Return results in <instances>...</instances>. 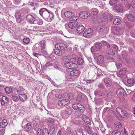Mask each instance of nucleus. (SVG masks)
Listing matches in <instances>:
<instances>
[{
	"label": "nucleus",
	"mask_w": 135,
	"mask_h": 135,
	"mask_svg": "<svg viewBox=\"0 0 135 135\" xmlns=\"http://www.w3.org/2000/svg\"><path fill=\"white\" fill-rule=\"evenodd\" d=\"M115 65L116 66L117 69H119L122 67V65L120 63H116Z\"/></svg>",
	"instance_id": "69168bd1"
},
{
	"label": "nucleus",
	"mask_w": 135,
	"mask_h": 135,
	"mask_svg": "<svg viewBox=\"0 0 135 135\" xmlns=\"http://www.w3.org/2000/svg\"><path fill=\"white\" fill-rule=\"evenodd\" d=\"M80 105V104L79 103L74 104L72 105L73 108L74 109L77 110Z\"/></svg>",
	"instance_id": "ea45409f"
},
{
	"label": "nucleus",
	"mask_w": 135,
	"mask_h": 135,
	"mask_svg": "<svg viewBox=\"0 0 135 135\" xmlns=\"http://www.w3.org/2000/svg\"><path fill=\"white\" fill-rule=\"evenodd\" d=\"M127 72V71L125 68H123L120 70L119 72L118 76L119 77H121L123 75H125Z\"/></svg>",
	"instance_id": "412c9836"
},
{
	"label": "nucleus",
	"mask_w": 135,
	"mask_h": 135,
	"mask_svg": "<svg viewBox=\"0 0 135 135\" xmlns=\"http://www.w3.org/2000/svg\"><path fill=\"white\" fill-rule=\"evenodd\" d=\"M100 25L97 28L98 31L104 34H105L108 33L109 28L107 27L104 24L103 21L102 20L99 23Z\"/></svg>",
	"instance_id": "f03ea898"
},
{
	"label": "nucleus",
	"mask_w": 135,
	"mask_h": 135,
	"mask_svg": "<svg viewBox=\"0 0 135 135\" xmlns=\"http://www.w3.org/2000/svg\"><path fill=\"white\" fill-rule=\"evenodd\" d=\"M128 19L131 21H134L135 20V17L132 14H129L127 16Z\"/></svg>",
	"instance_id": "473e14b6"
},
{
	"label": "nucleus",
	"mask_w": 135,
	"mask_h": 135,
	"mask_svg": "<svg viewBox=\"0 0 135 135\" xmlns=\"http://www.w3.org/2000/svg\"><path fill=\"white\" fill-rule=\"evenodd\" d=\"M83 60L81 58H79L77 60V63L79 65H81L83 63Z\"/></svg>",
	"instance_id": "a18cd8bd"
},
{
	"label": "nucleus",
	"mask_w": 135,
	"mask_h": 135,
	"mask_svg": "<svg viewBox=\"0 0 135 135\" xmlns=\"http://www.w3.org/2000/svg\"><path fill=\"white\" fill-rule=\"evenodd\" d=\"M42 135H49L47 129L45 128H43L42 130Z\"/></svg>",
	"instance_id": "72a5a7b5"
},
{
	"label": "nucleus",
	"mask_w": 135,
	"mask_h": 135,
	"mask_svg": "<svg viewBox=\"0 0 135 135\" xmlns=\"http://www.w3.org/2000/svg\"><path fill=\"white\" fill-rule=\"evenodd\" d=\"M112 47L114 51L117 52L118 51V47L116 45H113L112 46Z\"/></svg>",
	"instance_id": "864d4df0"
},
{
	"label": "nucleus",
	"mask_w": 135,
	"mask_h": 135,
	"mask_svg": "<svg viewBox=\"0 0 135 135\" xmlns=\"http://www.w3.org/2000/svg\"><path fill=\"white\" fill-rule=\"evenodd\" d=\"M118 0H110L109 3L110 5H113L117 2Z\"/></svg>",
	"instance_id": "3c124183"
},
{
	"label": "nucleus",
	"mask_w": 135,
	"mask_h": 135,
	"mask_svg": "<svg viewBox=\"0 0 135 135\" xmlns=\"http://www.w3.org/2000/svg\"><path fill=\"white\" fill-rule=\"evenodd\" d=\"M97 61L100 64H102L104 62L103 56L101 55H99L97 58Z\"/></svg>",
	"instance_id": "c85d7f7f"
},
{
	"label": "nucleus",
	"mask_w": 135,
	"mask_h": 135,
	"mask_svg": "<svg viewBox=\"0 0 135 135\" xmlns=\"http://www.w3.org/2000/svg\"><path fill=\"white\" fill-rule=\"evenodd\" d=\"M0 100L1 105H4L5 104H7L8 103L9 99L6 97L2 96L1 97Z\"/></svg>",
	"instance_id": "9b49d317"
},
{
	"label": "nucleus",
	"mask_w": 135,
	"mask_h": 135,
	"mask_svg": "<svg viewBox=\"0 0 135 135\" xmlns=\"http://www.w3.org/2000/svg\"><path fill=\"white\" fill-rule=\"evenodd\" d=\"M121 23V21L119 18H116L113 21V23L114 25H118Z\"/></svg>",
	"instance_id": "2f4dec72"
},
{
	"label": "nucleus",
	"mask_w": 135,
	"mask_h": 135,
	"mask_svg": "<svg viewBox=\"0 0 135 135\" xmlns=\"http://www.w3.org/2000/svg\"><path fill=\"white\" fill-rule=\"evenodd\" d=\"M6 93L7 94H10L13 92V89L11 87H8L4 88Z\"/></svg>",
	"instance_id": "393cba45"
},
{
	"label": "nucleus",
	"mask_w": 135,
	"mask_h": 135,
	"mask_svg": "<svg viewBox=\"0 0 135 135\" xmlns=\"http://www.w3.org/2000/svg\"><path fill=\"white\" fill-rule=\"evenodd\" d=\"M94 94L97 96L104 97L105 95V93L103 91L98 90H96L95 91Z\"/></svg>",
	"instance_id": "dca6fc26"
},
{
	"label": "nucleus",
	"mask_w": 135,
	"mask_h": 135,
	"mask_svg": "<svg viewBox=\"0 0 135 135\" xmlns=\"http://www.w3.org/2000/svg\"><path fill=\"white\" fill-rule=\"evenodd\" d=\"M19 97L20 100L23 102L25 101L27 99V96L25 94H21L19 95Z\"/></svg>",
	"instance_id": "b1692460"
},
{
	"label": "nucleus",
	"mask_w": 135,
	"mask_h": 135,
	"mask_svg": "<svg viewBox=\"0 0 135 135\" xmlns=\"http://www.w3.org/2000/svg\"><path fill=\"white\" fill-rule=\"evenodd\" d=\"M21 16V13L19 11H17L16 12L15 14V16L16 18L20 17Z\"/></svg>",
	"instance_id": "e2e57ef3"
},
{
	"label": "nucleus",
	"mask_w": 135,
	"mask_h": 135,
	"mask_svg": "<svg viewBox=\"0 0 135 135\" xmlns=\"http://www.w3.org/2000/svg\"><path fill=\"white\" fill-rule=\"evenodd\" d=\"M77 26V23L75 22H71L68 24L69 27L73 29L75 28Z\"/></svg>",
	"instance_id": "a878e982"
},
{
	"label": "nucleus",
	"mask_w": 135,
	"mask_h": 135,
	"mask_svg": "<svg viewBox=\"0 0 135 135\" xmlns=\"http://www.w3.org/2000/svg\"><path fill=\"white\" fill-rule=\"evenodd\" d=\"M16 21L18 23L21 22L23 20V19L21 17L16 18Z\"/></svg>",
	"instance_id": "0e129e2a"
},
{
	"label": "nucleus",
	"mask_w": 135,
	"mask_h": 135,
	"mask_svg": "<svg viewBox=\"0 0 135 135\" xmlns=\"http://www.w3.org/2000/svg\"><path fill=\"white\" fill-rule=\"evenodd\" d=\"M21 0H15L14 3L16 5L19 4L21 2Z\"/></svg>",
	"instance_id": "338daca9"
},
{
	"label": "nucleus",
	"mask_w": 135,
	"mask_h": 135,
	"mask_svg": "<svg viewBox=\"0 0 135 135\" xmlns=\"http://www.w3.org/2000/svg\"><path fill=\"white\" fill-rule=\"evenodd\" d=\"M77 110H79L80 112H83L85 111L84 108L83 106L80 104Z\"/></svg>",
	"instance_id": "37998d69"
},
{
	"label": "nucleus",
	"mask_w": 135,
	"mask_h": 135,
	"mask_svg": "<svg viewBox=\"0 0 135 135\" xmlns=\"http://www.w3.org/2000/svg\"><path fill=\"white\" fill-rule=\"evenodd\" d=\"M95 46L94 45L93 46L91 47V51L92 53H93V52L97 51H99V50L97 49Z\"/></svg>",
	"instance_id": "de8ad7c7"
},
{
	"label": "nucleus",
	"mask_w": 135,
	"mask_h": 135,
	"mask_svg": "<svg viewBox=\"0 0 135 135\" xmlns=\"http://www.w3.org/2000/svg\"><path fill=\"white\" fill-rule=\"evenodd\" d=\"M11 98L14 101L17 102L18 100V97L16 95H12L11 96Z\"/></svg>",
	"instance_id": "c03bdc74"
},
{
	"label": "nucleus",
	"mask_w": 135,
	"mask_h": 135,
	"mask_svg": "<svg viewBox=\"0 0 135 135\" xmlns=\"http://www.w3.org/2000/svg\"><path fill=\"white\" fill-rule=\"evenodd\" d=\"M83 100V98L81 95H78L76 101L77 102H82Z\"/></svg>",
	"instance_id": "4c0bfd02"
},
{
	"label": "nucleus",
	"mask_w": 135,
	"mask_h": 135,
	"mask_svg": "<svg viewBox=\"0 0 135 135\" xmlns=\"http://www.w3.org/2000/svg\"><path fill=\"white\" fill-rule=\"evenodd\" d=\"M122 28L119 27H115L114 32L115 34L116 35H119L123 33Z\"/></svg>",
	"instance_id": "4468645a"
},
{
	"label": "nucleus",
	"mask_w": 135,
	"mask_h": 135,
	"mask_svg": "<svg viewBox=\"0 0 135 135\" xmlns=\"http://www.w3.org/2000/svg\"><path fill=\"white\" fill-rule=\"evenodd\" d=\"M103 81L107 88L110 87L112 85V81L110 78H105L103 79Z\"/></svg>",
	"instance_id": "1a4fd4ad"
},
{
	"label": "nucleus",
	"mask_w": 135,
	"mask_h": 135,
	"mask_svg": "<svg viewBox=\"0 0 135 135\" xmlns=\"http://www.w3.org/2000/svg\"><path fill=\"white\" fill-rule=\"evenodd\" d=\"M55 131V129L53 126H51L50 128V134H52Z\"/></svg>",
	"instance_id": "4d7b16f0"
},
{
	"label": "nucleus",
	"mask_w": 135,
	"mask_h": 135,
	"mask_svg": "<svg viewBox=\"0 0 135 135\" xmlns=\"http://www.w3.org/2000/svg\"><path fill=\"white\" fill-rule=\"evenodd\" d=\"M67 47V46L65 44L63 43L56 44L55 46L56 48L59 49L62 51L65 50Z\"/></svg>",
	"instance_id": "9d476101"
},
{
	"label": "nucleus",
	"mask_w": 135,
	"mask_h": 135,
	"mask_svg": "<svg viewBox=\"0 0 135 135\" xmlns=\"http://www.w3.org/2000/svg\"><path fill=\"white\" fill-rule=\"evenodd\" d=\"M46 42L45 40L41 41L40 44L41 47V50L40 51V53H41L43 55L47 54L46 50L45 49L46 46Z\"/></svg>",
	"instance_id": "39448f33"
},
{
	"label": "nucleus",
	"mask_w": 135,
	"mask_h": 135,
	"mask_svg": "<svg viewBox=\"0 0 135 135\" xmlns=\"http://www.w3.org/2000/svg\"><path fill=\"white\" fill-rule=\"evenodd\" d=\"M123 110V109L119 107H118L116 109L117 112L119 115V114H120Z\"/></svg>",
	"instance_id": "052dcab7"
},
{
	"label": "nucleus",
	"mask_w": 135,
	"mask_h": 135,
	"mask_svg": "<svg viewBox=\"0 0 135 135\" xmlns=\"http://www.w3.org/2000/svg\"><path fill=\"white\" fill-rule=\"evenodd\" d=\"M54 52L55 54L59 56H61L62 54V51L56 48V49H54Z\"/></svg>",
	"instance_id": "cd10ccee"
},
{
	"label": "nucleus",
	"mask_w": 135,
	"mask_h": 135,
	"mask_svg": "<svg viewBox=\"0 0 135 135\" xmlns=\"http://www.w3.org/2000/svg\"><path fill=\"white\" fill-rule=\"evenodd\" d=\"M116 94L118 96L122 97L125 95L126 93L123 89L119 88L117 91Z\"/></svg>",
	"instance_id": "2eb2a0df"
},
{
	"label": "nucleus",
	"mask_w": 135,
	"mask_h": 135,
	"mask_svg": "<svg viewBox=\"0 0 135 135\" xmlns=\"http://www.w3.org/2000/svg\"><path fill=\"white\" fill-rule=\"evenodd\" d=\"M93 33V30L91 28H88L85 30L83 33V35L85 37L89 38L92 36Z\"/></svg>",
	"instance_id": "0eeeda50"
},
{
	"label": "nucleus",
	"mask_w": 135,
	"mask_h": 135,
	"mask_svg": "<svg viewBox=\"0 0 135 135\" xmlns=\"http://www.w3.org/2000/svg\"><path fill=\"white\" fill-rule=\"evenodd\" d=\"M64 15L66 17L69 18L70 21H75L79 19L78 16H75L74 14L70 11L65 12Z\"/></svg>",
	"instance_id": "20e7f679"
},
{
	"label": "nucleus",
	"mask_w": 135,
	"mask_h": 135,
	"mask_svg": "<svg viewBox=\"0 0 135 135\" xmlns=\"http://www.w3.org/2000/svg\"><path fill=\"white\" fill-rule=\"evenodd\" d=\"M71 63V62H65L64 65L66 67L69 69Z\"/></svg>",
	"instance_id": "6e6d98bb"
},
{
	"label": "nucleus",
	"mask_w": 135,
	"mask_h": 135,
	"mask_svg": "<svg viewBox=\"0 0 135 135\" xmlns=\"http://www.w3.org/2000/svg\"><path fill=\"white\" fill-rule=\"evenodd\" d=\"M125 23L126 27L129 29L132 28L134 26L133 24L129 22L126 21L125 22Z\"/></svg>",
	"instance_id": "c756f323"
},
{
	"label": "nucleus",
	"mask_w": 135,
	"mask_h": 135,
	"mask_svg": "<svg viewBox=\"0 0 135 135\" xmlns=\"http://www.w3.org/2000/svg\"><path fill=\"white\" fill-rule=\"evenodd\" d=\"M27 21L31 24H36L37 23L34 16L30 14H28L26 16Z\"/></svg>",
	"instance_id": "423d86ee"
},
{
	"label": "nucleus",
	"mask_w": 135,
	"mask_h": 135,
	"mask_svg": "<svg viewBox=\"0 0 135 135\" xmlns=\"http://www.w3.org/2000/svg\"><path fill=\"white\" fill-rule=\"evenodd\" d=\"M103 18L107 21L109 22L112 20L113 16L109 14H104L103 15Z\"/></svg>",
	"instance_id": "f3484780"
},
{
	"label": "nucleus",
	"mask_w": 135,
	"mask_h": 135,
	"mask_svg": "<svg viewBox=\"0 0 135 135\" xmlns=\"http://www.w3.org/2000/svg\"><path fill=\"white\" fill-rule=\"evenodd\" d=\"M52 65L53 64L52 63L50 62H47L46 64L45 65V67L46 68H47L52 66Z\"/></svg>",
	"instance_id": "603ef678"
},
{
	"label": "nucleus",
	"mask_w": 135,
	"mask_h": 135,
	"mask_svg": "<svg viewBox=\"0 0 135 135\" xmlns=\"http://www.w3.org/2000/svg\"><path fill=\"white\" fill-rule=\"evenodd\" d=\"M80 17L82 19H86L90 16V14L85 11H82L80 12L79 14Z\"/></svg>",
	"instance_id": "ddd939ff"
},
{
	"label": "nucleus",
	"mask_w": 135,
	"mask_h": 135,
	"mask_svg": "<svg viewBox=\"0 0 135 135\" xmlns=\"http://www.w3.org/2000/svg\"><path fill=\"white\" fill-rule=\"evenodd\" d=\"M127 82L128 84V86H133L135 83V79H128Z\"/></svg>",
	"instance_id": "4be33fe9"
},
{
	"label": "nucleus",
	"mask_w": 135,
	"mask_h": 135,
	"mask_svg": "<svg viewBox=\"0 0 135 135\" xmlns=\"http://www.w3.org/2000/svg\"><path fill=\"white\" fill-rule=\"evenodd\" d=\"M91 12L90 13V16L93 18L95 19L97 18L98 14V11L96 8H93L91 9Z\"/></svg>",
	"instance_id": "6e6552de"
},
{
	"label": "nucleus",
	"mask_w": 135,
	"mask_h": 135,
	"mask_svg": "<svg viewBox=\"0 0 135 135\" xmlns=\"http://www.w3.org/2000/svg\"><path fill=\"white\" fill-rule=\"evenodd\" d=\"M106 52L107 54L109 55H113L115 54V53H114L113 50H111L109 48L107 50Z\"/></svg>",
	"instance_id": "79ce46f5"
},
{
	"label": "nucleus",
	"mask_w": 135,
	"mask_h": 135,
	"mask_svg": "<svg viewBox=\"0 0 135 135\" xmlns=\"http://www.w3.org/2000/svg\"><path fill=\"white\" fill-rule=\"evenodd\" d=\"M102 42L104 45L106 46L107 48H109L110 47L109 44L107 42L105 41H103Z\"/></svg>",
	"instance_id": "5fc2aeb1"
},
{
	"label": "nucleus",
	"mask_w": 135,
	"mask_h": 135,
	"mask_svg": "<svg viewBox=\"0 0 135 135\" xmlns=\"http://www.w3.org/2000/svg\"><path fill=\"white\" fill-rule=\"evenodd\" d=\"M76 134L77 135H83L82 131L81 129L78 130L76 132Z\"/></svg>",
	"instance_id": "13d9d810"
},
{
	"label": "nucleus",
	"mask_w": 135,
	"mask_h": 135,
	"mask_svg": "<svg viewBox=\"0 0 135 135\" xmlns=\"http://www.w3.org/2000/svg\"><path fill=\"white\" fill-rule=\"evenodd\" d=\"M108 60L110 62H115L116 60H115V58H114L111 57H109L108 58Z\"/></svg>",
	"instance_id": "bf43d9fd"
},
{
	"label": "nucleus",
	"mask_w": 135,
	"mask_h": 135,
	"mask_svg": "<svg viewBox=\"0 0 135 135\" xmlns=\"http://www.w3.org/2000/svg\"><path fill=\"white\" fill-rule=\"evenodd\" d=\"M40 15L42 16L46 20L50 21L53 16V14L50 13L49 11L45 8H41L39 11Z\"/></svg>",
	"instance_id": "f257e3e1"
},
{
	"label": "nucleus",
	"mask_w": 135,
	"mask_h": 135,
	"mask_svg": "<svg viewBox=\"0 0 135 135\" xmlns=\"http://www.w3.org/2000/svg\"><path fill=\"white\" fill-rule=\"evenodd\" d=\"M62 59L65 62L72 61L71 58L69 56H64L63 57Z\"/></svg>",
	"instance_id": "5701e85b"
},
{
	"label": "nucleus",
	"mask_w": 135,
	"mask_h": 135,
	"mask_svg": "<svg viewBox=\"0 0 135 135\" xmlns=\"http://www.w3.org/2000/svg\"><path fill=\"white\" fill-rule=\"evenodd\" d=\"M94 45L99 51L102 48V44L99 43L97 42L95 43Z\"/></svg>",
	"instance_id": "f704fd0d"
},
{
	"label": "nucleus",
	"mask_w": 135,
	"mask_h": 135,
	"mask_svg": "<svg viewBox=\"0 0 135 135\" xmlns=\"http://www.w3.org/2000/svg\"><path fill=\"white\" fill-rule=\"evenodd\" d=\"M80 74L79 71L78 70H73L70 72V75L67 76L68 80H74Z\"/></svg>",
	"instance_id": "7ed1b4c3"
},
{
	"label": "nucleus",
	"mask_w": 135,
	"mask_h": 135,
	"mask_svg": "<svg viewBox=\"0 0 135 135\" xmlns=\"http://www.w3.org/2000/svg\"><path fill=\"white\" fill-rule=\"evenodd\" d=\"M81 118L82 120L86 123L89 124L90 123V119L86 115H82Z\"/></svg>",
	"instance_id": "aec40b11"
},
{
	"label": "nucleus",
	"mask_w": 135,
	"mask_h": 135,
	"mask_svg": "<svg viewBox=\"0 0 135 135\" xmlns=\"http://www.w3.org/2000/svg\"><path fill=\"white\" fill-rule=\"evenodd\" d=\"M22 128L24 130L26 131H30L31 128V124L30 123H27L26 125V126H22Z\"/></svg>",
	"instance_id": "6ab92c4d"
},
{
	"label": "nucleus",
	"mask_w": 135,
	"mask_h": 135,
	"mask_svg": "<svg viewBox=\"0 0 135 135\" xmlns=\"http://www.w3.org/2000/svg\"><path fill=\"white\" fill-rule=\"evenodd\" d=\"M114 125L116 128H117L118 130L119 129H120V128H122V124L119 122H117L115 123Z\"/></svg>",
	"instance_id": "7c9ffc66"
},
{
	"label": "nucleus",
	"mask_w": 135,
	"mask_h": 135,
	"mask_svg": "<svg viewBox=\"0 0 135 135\" xmlns=\"http://www.w3.org/2000/svg\"><path fill=\"white\" fill-rule=\"evenodd\" d=\"M128 114L126 111H125L123 109L121 112H120L119 115L123 118H125L128 115Z\"/></svg>",
	"instance_id": "bb28decb"
},
{
	"label": "nucleus",
	"mask_w": 135,
	"mask_h": 135,
	"mask_svg": "<svg viewBox=\"0 0 135 135\" xmlns=\"http://www.w3.org/2000/svg\"><path fill=\"white\" fill-rule=\"evenodd\" d=\"M98 87L99 88L102 89H104V86L101 83H99L98 85Z\"/></svg>",
	"instance_id": "774afa93"
},
{
	"label": "nucleus",
	"mask_w": 135,
	"mask_h": 135,
	"mask_svg": "<svg viewBox=\"0 0 135 135\" xmlns=\"http://www.w3.org/2000/svg\"><path fill=\"white\" fill-rule=\"evenodd\" d=\"M123 7L121 4H119L116 6V10L119 12H121L122 11Z\"/></svg>",
	"instance_id": "c9c22d12"
},
{
	"label": "nucleus",
	"mask_w": 135,
	"mask_h": 135,
	"mask_svg": "<svg viewBox=\"0 0 135 135\" xmlns=\"http://www.w3.org/2000/svg\"><path fill=\"white\" fill-rule=\"evenodd\" d=\"M113 95V93L112 91H110L107 94V97L109 99H111L112 98Z\"/></svg>",
	"instance_id": "a19ab883"
},
{
	"label": "nucleus",
	"mask_w": 135,
	"mask_h": 135,
	"mask_svg": "<svg viewBox=\"0 0 135 135\" xmlns=\"http://www.w3.org/2000/svg\"><path fill=\"white\" fill-rule=\"evenodd\" d=\"M66 133L68 135H73V133L69 129H66Z\"/></svg>",
	"instance_id": "680f3d73"
},
{
	"label": "nucleus",
	"mask_w": 135,
	"mask_h": 135,
	"mask_svg": "<svg viewBox=\"0 0 135 135\" xmlns=\"http://www.w3.org/2000/svg\"><path fill=\"white\" fill-rule=\"evenodd\" d=\"M70 67V69H75L77 67V65L75 64L71 63Z\"/></svg>",
	"instance_id": "49530a36"
},
{
	"label": "nucleus",
	"mask_w": 135,
	"mask_h": 135,
	"mask_svg": "<svg viewBox=\"0 0 135 135\" xmlns=\"http://www.w3.org/2000/svg\"><path fill=\"white\" fill-rule=\"evenodd\" d=\"M30 41V39L28 38H25L23 40V42L26 44H28L29 43Z\"/></svg>",
	"instance_id": "09e8293b"
},
{
	"label": "nucleus",
	"mask_w": 135,
	"mask_h": 135,
	"mask_svg": "<svg viewBox=\"0 0 135 135\" xmlns=\"http://www.w3.org/2000/svg\"><path fill=\"white\" fill-rule=\"evenodd\" d=\"M48 123L49 126H51L54 124V120L51 118H49L48 119Z\"/></svg>",
	"instance_id": "58836bf2"
},
{
	"label": "nucleus",
	"mask_w": 135,
	"mask_h": 135,
	"mask_svg": "<svg viewBox=\"0 0 135 135\" xmlns=\"http://www.w3.org/2000/svg\"><path fill=\"white\" fill-rule=\"evenodd\" d=\"M70 102L69 100L65 99H64L59 101L58 102V105L60 106H64Z\"/></svg>",
	"instance_id": "f8f14e48"
},
{
	"label": "nucleus",
	"mask_w": 135,
	"mask_h": 135,
	"mask_svg": "<svg viewBox=\"0 0 135 135\" xmlns=\"http://www.w3.org/2000/svg\"><path fill=\"white\" fill-rule=\"evenodd\" d=\"M121 131L120 130L119 131L115 130L113 131L112 133V135H121V133L120 132Z\"/></svg>",
	"instance_id": "e433bc0d"
},
{
	"label": "nucleus",
	"mask_w": 135,
	"mask_h": 135,
	"mask_svg": "<svg viewBox=\"0 0 135 135\" xmlns=\"http://www.w3.org/2000/svg\"><path fill=\"white\" fill-rule=\"evenodd\" d=\"M16 90L18 93H22L24 90V89L23 88L21 87H19Z\"/></svg>",
	"instance_id": "8fccbe9b"
},
{
	"label": "nucleus",
	"mask_w": 135,
	"mask_h": 135,
	"mask_svg": "<svg viewBox=\"0 0 135 135\" xmlns=\"http://www.w3.org/2000/svg\"><path fill=\"white\" fill-rule=\"evenodd\" d=\"M85 29L84 27L82 25L79 26L77 27L76 30L77 32L79 33H81Z\"/></svg>",
	"instance_id": "a211bd4d"
}]
</instances>
